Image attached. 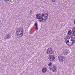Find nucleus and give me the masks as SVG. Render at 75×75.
I'll return each mask as SVG.
<instances>
[{"instance_id": "nucleus-1", "label": "nucleus", "mask_w": 75, "mask_h": 75, "mask_svg": "<svg viewBox=\"0 0 75 75\" xmlns=\"http://www.w3.org/2000/svg\"><path fill=\"white\" fill-rule=\"evenodd\" d=\"M48 17V14L47 13H42L41 14V16L40 14H37L36 16V18L37 19H39L38 21L40 22H42V21L45 23L46 22Z\"/></svg>"}, {"instance_id": "nucleus-2", "label": "nucleus", "mask_w": 75, "mask_h": 75, "mask_svg": "<svg viewBox=\"0 0 75 75\" xmlns=\"http://www.w3.org/2000/svg\"><path fill=\"white\" fill-rule=\"evenodd\" d=\"M16 33V34L15 35L16 39L20 38V37H23L24 35V30L23 29H20V28L17 29Z\"/></svg>"}, {"instance_id": "nucleus-3", "label": "nucleus", "mask_w": 75, "mask_h": 75, "mask_svg": "<svg viewBox=\"0 0 75 75\" xmlns=\"http://www.w3.org/2000/svg\"><path fill=\"white\" fill-rule=\"evenodd\" d=\"M46 53L47 54H53L54 50L51 48H49L47 49V52Z\"/></svg>"}, {"instance_id": "nucleus-4", "label": "nucleus", "mask_w": 75, "mask_h": 75, "mask_svg": "<svg viewBox=\"0 0 75 75\" xmlns=\"http://www.w3.org/2000/svg\"><path fill=\"white\" fill-rule=\"evenodd\" d=\"M58 58L59 62H64V59L65 58V57L63 56L60 55L58 56Z\"/></svg>"}, {"instance_id": "nucleus-5", "label": "nucleus", "mask_w": 75, "mask_h": 75, "mask_svg": "<svg viewBox=\"0 0 75 75\" xmlns=\"http://www.w3.org/2000/svg\"><path fill=\"white\" fill-rule=\"evenodd\" d=\"M49 59L50 61L54 62L55 60V56L53 55H50L49 56Z\"/></svg>"}, {"instance_id": "nucleus-6", "label": "nucleus", "mask_w": 75, "mask_h": 75, "mask_svg": "<svg viewBox=\"0 0 75 75\" xmlns=\"http://www.w3.org/2000/svg\"><path fill=\"white\" fill-rule=\"evenodd\" d=\"M50 69L51 71H52L53 72H55L57 71V69L55 67L51 66L50 67Z\"/></svg>"}, {"instance_id": "nucleus-7", "label": "nucleus", "mask_w": 75, "mask_h": 75, "mask_svg": "<svg viewBox=\"0 0 75 75\" xmlns=\"http://www.w3.org/2000/svg\"><path fill=\"white\" fill-rule=\"evenodd\" d=\"M6 39H10V38H11V35L9 33L6 34Z\"/></svg>"}, {"instance_id": "nucleus-8", "label": "nucleus", "mask_w": 75, "mask_h": 75, "mask_svg": "<svg viewBox=\"0 0 75 75\" xmlns=\"http://www.w3.org/2000/svg\"><path fill=\"white\" fill-rule=\"evenodd\" d=\"M71 38V39L70 40L71 41H72L71 42V45H73V43H75V37L72 38V37H70Z\"/></svg>"}, {"instance_id": "nucleus-9", "label": "nucleus", "mask_w": 75, "mask_h": 75, "mask_svg": "<svg viewBox=\"0 0 75 75\" xmlns=\"http://www.w3.org/2000/svg\"><path fill=\"white\" fill-rule=\"evenodd\" d=\"M72 35L73 36H75V27H73L72 29Z\"/></svg>"}, {"instance_id": "nucleus-10", "label": "nucleus", "mask_w": 75, "mask_h": 75, "mask_svg": "<svg viewBox=\"0 0 75 75\" xmlns=\"http://www.w3.org/2000/svg\"><path fill=\"white\" fill-rule=\"evenodd\" d=\"M42 71L43 73H45L47 72V68H43L42 69Z\"/></svg>"}, {"instance_id": "nucleus-11", "label": "nucleus", "mask_w": 75, "mask_h": 75, "mask_svg": "<svg viewBox=\"0 0 75 75\" xmlns=\"http://www.w3.org/2000/svg\"><path fill=\"white\" fill-rule=\"evenodd\" d=\"M72 37V36H70V37H69V36L68 35H67L66 36V38L67 39V40H68V39H70V38Z\"/></svg>"}, {"instance_id": "nucleus-12", "label": "nucleus", "mask_w": 75, "mask_h": 75, "mask_svg": "<svg viewBox=\"0 0 75 75\" xmlns=\"http://www.w3.org/2000/svg\"><path fill=\"white\" fill-rule=\"evenodd\" d=\"M68 34L69 35H71L72 34V31L71 30H69L68 31Z\"/></svg>"}, {"instance_id": "nucleus-13", "label": "nucleus", "mask_w": 75, "mask_h": 75, "mask_svg": "<svg viewBox=\"0 0 75 75\" xmlns=\"http://www.w3.org/2000/svg\"><path fill=\"white\" fill-rule=\"evenodd\" d=\"M63 53L64 55H67L68 54V52L66 50H64L63 52Z\"/></svg>"}, {"instance_id": "nucleus-14", "label": "nucleus", "mask_w": 75, "mask_h": 75, "mask_svg": "<svg viewBox=\"0 0 75 75\" xmlns=\"http://www.w3.org/2000/svg\"><path fill=\"white\" fill-rule=\"evenodd\" d=\"M66 44L68 46H71V45H72V44H71V43H70V44L69 43H66Z\"/></svg>"}, {"instance_id": "nucleus-15", "label": "nucleus", "mask_w": 75, "mask_h": 75, "mask_svg": "<svg viewBox=\"0 0 75 75\" xmlns=\"http://www.w3.org/2000/svg\"><path fill=\"white\" fill-rule=\"evenodd\" d=\"M52 65V63L51 62H50L48 64V65L49 66H51V65Z\"/></svg>"}, {"instance_id": "nucleus-16", "label": "nucleus", "mask_w": 75, "mask_h": 75, "mask_svg": "<svg viewBox=\"0 0 75 75\" xmlns=\"http://www.w3.org/2000/svg\"><path fill=\"white\" fill-rule=\"evenodd\" d=\"M67 40V42H66V44H67V43H70V42H69V40Z\"/></svg>"}, {"instance_id": "nucleus-17", "label": "nucleus", "mask_w": 75, "mask_h": 75, "mask_svg": "<svg viewBox=\"0 0 75 75\" xmlns=\"http://www.w3.org/2000/svg\"><path fill=\"white\" fill-rule=\"evenodd\" d=\"M35 25L36 27H37V26H38V24H37V23H35Z\"/></svg>"}, {"instance_id": "nucleus-18", "label": "nucleus", "mask_w": 75, "mask_h": 75, "mask_svg": "<svg viewBox=\"0 0 75 75\" xmlns=\"http://www.w3.org/2000/svg\"><path fill=\"white\" fill-rule=\"evenodd\" d=\"M33 11L30 10V14H32Z\"/></svg>"}, {"instance_id": "nucleus-19", "label": "nucleus", "mask_w": 75, "mask_h": 75, "mask_svg": "<svg viewBox=\"0 0 75 75\" xmlns=\"http://www.w3.org/2000/svg\"><path fill=\"white\" fill-rule=\"evenodd\" d=\"M35 30H36V31H37V30H38V28L37 27H36Z\"/></svg>"}, {"instance_id": "nucleus-20", "label": "nucleus", "mask_w": 75, "mask_h": 75, "mask_svg": "<svg viewBox=\"0 0 75 75\" xmlns=\"http://www.w3.org/2000/svg\"><path fill=\"white\" fill-rule=\"evenodd\" d=\"M6 2H7V1H8L10 0H4Z\"/></svg>"}, {"instance_id": "nucleus-21", "label": "nucleus", "mask_w": 75, "mask_h": 75, "mask_svg": "<svg viewBox=\"0 0 75 75\" xmlns=\"http://www.w3.org/2000/svg\"><path fill=\"white\" fill-rule=\"evenodd\" d=\"M52 1H53V2H55V1H56V0H52Z\"/></svg>"}, {"instance_id": "nucleus-22", "label": "nucleus", "mask_w": 75, "mask_h": 75, "mask_svg": "<svg viewBox=\"0 0 75 75\" xmlns=\"http://www.w3.org/2000/svg\"><path fill=\"white\" fill-rule=\"evenodd\" d=\"M0 19H1V18H0V21H1V20Z\"/></svg>"}, {"instance_id": "nucleus-23", "label": "nucleus", "mask_w": 75, "mask_h": 75, "mask_svg": "<svg viewBox=\"0 0 75 75\" xmlns=\"http://www.w3.org/2000/svg\"><path fill=\"white\" fill-rule=\"evenodd\" d=\"M1 22V21H0V23Z\"/></svg>"}]
</instances>
